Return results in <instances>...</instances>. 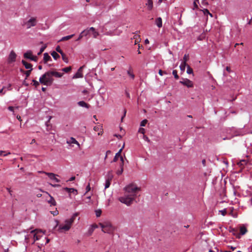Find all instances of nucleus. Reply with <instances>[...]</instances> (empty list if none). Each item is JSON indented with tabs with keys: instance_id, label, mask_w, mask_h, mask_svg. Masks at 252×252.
<instances>
[{
	"instance_id": "obj_47",
	"label": "nucleus",
	"mask_w": 252,
	"mask_h": 252,
	"mask_svg": "<svg viewBox=\"0 0 252 252\" xmlns=\"http://www.w3.org/2000/svg\"><path fill=\"white\" fill-rule=\"evenodd\" d=\"M51 213L54 216L57 215L59 213L57 209L55 211H51Z\"/></svg>"
},
{
	"instance_id": "obj_46",
	"label": "nucleus",
	"mask_w": 252,
	"mask_h": 252,
	"mask_svg": "<svg viewBox=\"0 0 252 252\" xmlns=\"http://www.w3.org/2000/svg\"><path fill=\"white\" fill-rule=\"evenodd\" d=\"M138 131H139V132L144 134V133L145 132V129L144 128H140Z\"/></svg>"
},
{
	"instance_id": "obj_6",
	"label": "nucleus",
	"mask_w": 252,
	"mask_h": 252,
	"mask_svg": "<svg viewBox=\"0 0 252 252\" xmlns=\"http://www.w3.org/2000/svg\"><path fill=\"white\" fill-rule=\"evenodd\" d=\"M113 178V175L112 173V171H109L108 172L107 177L106 179V182L105 184V189L108 188L111 184V182Z\"/></svg>"
},
{
	"instance_id": "obj_48",
	"label": "nucleus",
	"mask_w": 252,
	"mask_h": 252,
	"mask_svg": "<svg viewBox=\"0 0 252 252\" xmlns=\"http://www.w3.org/2000/svg\"><path fill=\"white\" fill-rule=\"evenodd\" d=\"M31 60L33 61H35V62H37V57L36 56H32Z\"/></svg>"
},
{
	"instance_id": "obj_33",
	"label": "nucleus",
	"mask_w": 252,
	"mask_h": 252,
	"mask_svg": "<svg viewBox=\"0 0 252 252\" xmlns=\"http://www.w3.org/2000/svg\"><path fill=\"white\" fill-rule=\"evenodd\" d=\"M47 47V46L46 45H45L44 46H42L40 49V51L39 52L37 53V55L38 56H39L41 54V53L44 51V50L46 49V48Z\"/></svg>"
},
{
	"instance_id": "obj_60",
	"label": "nucleus",
	"mask_w": 252,
	"mask_h": 252,
	"mask_svg": "<svg viewBox=\"0 0 252 252\" xmlns=\"http://www.w3.org/2000/svg\"><path fill=\"white\" fill-rule=\"evenodd\" d=\"M6 189L7 190V191H8V192L9 193V194H10V195L11 196L12 195V190L9 189V188H6Z\"/></svg>"
},
{
	"instance_id": "obj_39",
	"label": "nucleus",
	"mask_w": 252,
	"mask_h": 252,
	"mask_svg": "<svg viewBox=\"0 0 252 252\" xmlns=\"http://www.w3.org/2000/svg\"><path fill=\"white\" fill-rule=\"evenodd\" d=\"M148 123V121L146 119L143 120L140 123V126H146L147 123Z\"/></svg>"
},
{
	"instance_id": "obj_14",
	"label": "nucleus",
	"mask_w": 252,
	"mask_h": 252,
	"mask_svg": "<svg viewBox=\"0 0 252 252\" xmlns=\"http://www.w3.org/2000/svg\"><path fill=\"white\" fill-rule=\"evenodd\" d=\"M22 63L25 66L26 68L30 69L32 68V65L31 63H28L24 60L22 61Z\"/></svg>"
},
{
	"instance_id": "obj_43",
	"label": "nucleus",
	"mask_w": 252,
	"mask_h": 252,
	"mask_svg": "<svg viewBox=\"0 0 252 252\" xmlns=\"http://www.w3.org/2000/svg\"><path fill=\"white\" fill-rule=\"evenodd\" d=\"M123 171H124V169L123 168H120V169H119V170H118L116 171V174L118 175H121L123 173Z\"/></svg>"
},
{
	"instance_id": "obj_34",
	"label": "nucleus",
	"mask_w": 252,
	"mask_h": 252,
	"mask_svg": "<svg viewBox=\"0 0 252 252\" xmlns=\"http://www.w3.org/2000/svg\"><path fill=\"white\" fill-rule=\"evenodd\" d=\"M189 59V55L185 54L183 57V61L182 63H187V62L188 61Z\"/></svg>"
},
{
	"instance_id": "obj_45",
	"label": "nucleus",
	"mask_w": 252,
	"mask_h": 252,
	"mask_svg": "<svg viewBox=\"0 0 252 252\" xmlns=\"http://www.w3.org/2000/svg\"><path fill=\"white\" fill-rule=\"evenodd\" d=\"M203 12H204V13L205 15L209 14L211 16V17H213L212 14L210 13V12L209 11V10L207 9H204Z\"/></svg>"
},
{
	"instance_id": "obj_64",
	"label": "nucleus",
	"mask_w": 252,
	"mask_h": 252,
	"mask_svg": "<svg viewBox=\"0 0 252 252\" xmlns=\"http://www.w3.org/2000/svg\"><path fill=\"white\" fill-rule=\"evenodd\" d=\"M16 117H17V119L19 121H22L21 118V117H20V116L17 115Z\"/></svg>"
},
{
	"instance_id": "obj_2",
	"label": "nucleus",
	"mask_w": 252,
	"mask_h": 252,
	"mask_svg": "<svg viewBox=\"0 0 252 252\" xmlns=\"http://www.w3.org/2000/svg\"><path fill=\"white\" fill-rule=\"evenodd\" d=\"M52 77L51 71H47L39 78V82L41 84L44 85L50 86L52 84L54 81Z\"/></svg>"
},
{
	"instance_id": "obj_44",
	"label": "nucleus",
	"mask_w": 252,
	"mask_h": 252,
	"mask_svg": "<svg viewBox=\"0 0 252 252\" xmlns=\"http://www.w3.org/2000/svg\"><path fill=\"white\" fill-rule=\"evenodd\" d=\"M32 82L33 83V85L35 87H37L39 85V83L35 80H32Z\"/></svg>"
},
{
	"instance_id": "obj_26",
	"label": "nucleus",
	"mask_w": 252,
	"mask_h": 252,
	"mask_svg": "<svg viewBox=\"0 0 252 252\" xmlns=\"http://www.w3.org/2000/svg\"><path fill=\"white\" fill-rule=\"evenodd\" d=\"M90 32H91V30H90V28H88L86 30H84L81 32L82 34H83V36H85L88 35L90 33Z\"/></svg>"
},
{
	"instance_id": "obj_9",
	"label": "nucleus",
	"mask_w": 252,
	"mask_h": 252,
	"mask_svg": "<svg viewBox=\"0 0 252 252\" xmlns=\"http://www.w3.org/2000/svg\"><path fill=\"white\" fill-rule=\"evenodd\" d=\"M180 83L187 86L188 88H191L193 87L192 82L188 79H185L183 81H180Z\"/></svg>"
},
{
	"instance_id": "obj_42",
	"label": "nucleus",
	"mask_w": 252,
	"mask_h": 252,
	"mask_svg": "<svg viewBox=\"0 0 252 252\" xmlns=\"http://www.w3.org/2000/svg\"><path fill=\"white\" fill-rule=\"evenodd\" d=\"M64 190H66V191H67L68 192H69V190H72V191H75V192H77V190L73 189V188H64Z\"/></svg>"
},
{
	"instance_id": "obj_15",
	"label": "nucleus",
	"mask_w": 252,
	"mask_h": 252,
	"mask_svg": "<svg viewBox=\"0 0 252 252\" xmlns=\"http://www.w3.org/2000/svg\"><path fill=\"white\" fill-rule=\"evenodd\" d=\"M32 56V53L31 51H28L26 53H24V57L26 59H31Z\"/></svg>"
},
{
	"instance_id": "obj_58",
	"label": "nucleus",
	"mask_w": 252,
	"mask_h": 252,
	"mask_svg": "<svg viewBox=\"0 0 252 252\" xmlns=\"http://www.w3.org/2000/svg\"><path fill=\"white\" fill-rule=\"evenodd\" d=\"M8 109L11 111H14V107L13 106H9Z\"/></svg>"
},
{
	"instance_id": "obj_4",
	"label": "nucleus",
	"mask_w": 252,
	"mask_h": 252,
	"mask_svg": "<svg viewBox=\"0 0 252 252\" xmlns=\"http://www.w3.org/2000/svg\"><path fill=\"white\" fill-rule=\"evenodd\" d=\"M77 216V213H75L73 214L71 218L65 220L64 224L60 225L59 229L60 230H63L64 231L69 230Z\"/></svg>"
},
{
	"instance_id": "obj_59",
	"label": "nucleus",
	"mask_w": 252,
	"mask_h": 252,
	"mask_svg": "<svg viewBox=\"0 0 252 252\" xmlns=\"http://www.w3.org/2000/svg\"><path fill=\"white\" fill-rule=\"evenodd\" d=\"M197 2V1H194V2H193V5H194V7L195 8H198V5H197V3H196V2Z\"/></svg>"
},
{
	"instance_id": "obj_52",
	"label": "nucleus",
	"mask_w": 252,
	"mask_h": 252,
	"mask_svg": "<svg viewBox=\"0 0 252 252\" xmlns=\"http://www.w3.org/2000/svg\"><path fill=\"white\" fill-rule=\"evenodd\" d=\"M202 4L204 5H207L208 4V2L206 1V0H202Z\"/></svg>"
},
{
	"instance_id": "obj_19",
	"label": "nucleus",
	"mask_w": 252,
	"mask_h": 252,
	"mask_svg": "<svg viewBox=\"0 0 252 252\" xmlns=\"http://www.w3.org/2000/svg\"><path fill=\"white\" fill-rule=\"evenodd\" d=\"M51 60L50 56L48 55V53H45L44 54L43 60L44 63H46L48 61Z\"/></svg>"
},
{
	"instance_id": "obj_29",
	"label": "nucleus",
	"mask_w": 252,
	"mask_h": 252,
	"mask_svg": "<svg viewBox=\"0 0 252 252\" xmlns=\"http://www.w3.org/2000/svg\"><path fill=\"white\" fill-rule=\"evenodd\" d=\"M121 157L122 156L120 155L119 153H116L113 160V161L116 162L119 158H121Z\"/></svg>"
},
{
	"instance_id": "obj_16",
	"label": "nucleus",
	"mask_w": 252,
	"mask_h": 252,
	"mask_svg": "<svg viewBox=\"0 0 252 252\" xmlns=\"http://www.w3.org/2000/svg\"><path fill=\"white\" fill-rule=\"evenodd\" d=\"M146 5L148 6L149 10H151L153 7V2L152 0H148Z\"/></svg>"
},
{
	"instance_id": "obj_41",
	"label": "nucleus",
	"mask_w": 252,
	"mask_h": 252,
	"mask_svg": "<svg viewBox=\"0 0 252 252\" xmlns=\"http://www.w3.org/2000/svg\"><path fill=\"white\" fill-rule=\"evenodd\" d=\"M56 50L57 51V52H58V53H59L60 54H63V51L62 50V49H61L60 47L59 46H58L56 48Z\"/></svg>"
},
{
	"instance_id": "obj_11",
	"label": "nucleus",
	"mask_w": 252,
	"mask_h": 252,
	"mask_svg": "<svg viewBox=\"0 0 252 252\" xmlns=\"http://www.w3.org/2000/svg\"><path fill=\"white\" fill-rule=\"evenodd\" d=\"M67 143L69 144H75L77 145L78 147L79 148L80 145V144L78 142V141L73 137H71L70 139L67 141Z\"/></svg>"
},
{
	"instance_id": "obj_35",
	"label": "nucleus",
	"mask_w": 252,
	"mask_h": 252,
	"mask_svg": "<svg viewBox=\"0 0 252 252\" xmlns=\"http://www.w3.org/2000/svg\"><path fill=\"white\" fill-rule=\"evenodd\" d=\"M71 70V67L68 66L62 69V70L66 73L69 72Z\"/></svg>"
},
{
	"instance_id": "obj_57",
	"label": "nucleus",
	"mask_w": 252,
	"mask_h": 252,
	"mask_svg": "<svg viewBox=\"0 0 252 252\" xmlns=\"http://www.w3.org/2000/svg\"><path fill=\"white\" fill-rule=\"evenodd\" d=\"M99 126H95L94 127V130L95 131H97L99 130Z\"/></svg>"
},
{
	"instance_id": "obj_7",
	"label": "nucleus",
	"mask_w": 252,
	"mask_h": 252,
	"mask_svg": "<svg viewBox=\"0 0 252 252\" xmlns=\"http://www.w3.org/2000/svg\"><path fill=\"white\" fill-rule=\"evenodd\" d=\"M38 172L40 173H44L46 174L50 178V179L54 180L57 183L60 182V180L56 177V175L54 173L46 172L43 171H39Z\"/></svg>"
},
{
	"instance_id": "obj_37",
	"label": "nucleus",
	"mask_w": 252,
	"mask_h": 252,
	"mask_svg": "<svg viewBox=\"0 0 252 252\" xmlns=\"http://www.w3.org/2000/svg\"><path fill=\"white\" fill-rule=\"evenodd\" d=\"M94 231V228H92V227H91L89 230H88V232L87 233V235L88 236H91L92 235V234H93V232Z\"/></svg>"
},
{
	"instance_id": "obj_38",
	"label": "nucleus",
	"mask_w": 252,
	"mask_h": 252,
	"mask_svg": "<svg viewBox=\"0 0 252 252\" xmlns=\"http://www.w3.org/2000/svg\"><path fill=\"white\" fill-rule=\"evenodd\" d=\"M102 211L101 210L98 209L95 211V215L97 217H99L100 216L101 214Z\"/></svg>"
},
{
	"instance_id": "obj_30",
	"label": "nucleus",
	"mask_w": 252,
	"mask_h": 252,
	"mask_svg": "<svg viewBox=\"0 0 252 252\" xmlns=\"http://www.w3.org/2000/svg\"><path fill=\"white\" fill-rule=\"evenodd\" d=\"M32 68H31L30 70H27V71H24L25 72V74L26 75V79H27V78L30 75V74L31 73V71L32 70Z\"/></svg>"
},
{
	"instance_id": "obj_31",
	"label": "nucleus",
	"mask_w": 252,
	"mask_h": 252,
	"mask_svg": "<svg viewBox=\"0 0 252 252\" xmlns=\"http://www.w3.org/2000/svg\"><path fill=\"white\" fill-rule=\"evenodd\" d=\"M124 160L123 157H121V162L120 163V168L124 169Z\"/></svg>"
},
{
	"instance_id": "obj_17",
	"label": "nucleus",
	"mask_w": 252,
	"mask_h": 252,
	"mask_svg": "<svg viewBox=\"0 0 252 252\" xmlns=\"http://www.w3.org/2000/svg\"><path fill=\"white\" fill-rule=\"evenodd\" d=\"M156 24L158 28H161L162 27V19L160 17H158L156 20Z\"/></svg>"
},
{
	"instance_id": "obj_28",
	"label": "nucleus",
	"mask_w": 252,
	"mask_h": 252,
	"mask_svg": "<svg viewBox=\"0 0 252 252\" xmlns=\"http://www.w3.org/2000/svg\"><path fill=\"white\" fill-rule=\"evenodd\" d=\"M62 55L63 60L66 63L68 62V59L65 54L63 53V54H61Z\"/></svg>"
},
{
	"instance_id": "obj_36",
	"label": "nucleus",
	"mask_w": 252,
	"mask_h": 252,
	"mask_svg": "<svg viewBox=\"0 0 252 252\" xmlns=\"http://www.w3.org/2000/svg\"><path fill=\"white\" fill-rule=\"evenodd\" d=\"M172 74L176 79H178L179 78V77L177 74V71L176 70H174L172 72Z\"/></svg>"
},
{
	"instance_id": "obj_21",
	"label": "nucleus",
	"mask_w": 252,
	"mask_h": 252,
	"mask_svg": "<svg viewBox=\"0 0 252 252\" xmlns=\"http://www.w3.org/2000/svg\"><path fill=\"white\" fill-rule=\"evenodd\" d=\"M50 199L48 200V202L51 205L56 206V202L54 198L50 195Z\"/></svg>"
},
{
	"instance_id": "obj_40",
	"label": "nucleus",
	"mask_w": 252,
	"mask_h": 252,
	"mask_svg": "<svg viewBox=\"0 0 252 252\" xmlns=\"http://www.w3.org/2000/svg\"><path fill=\"white\" fill-rule=\"evenodd\" d=\"M127 74L129 75V76L132 79H133L134 78V77H135V75L134 74L131 72V71L130 70H128L127 71Z\"/></svg>"
},
{
	"instance_id": "obj_13",
	"label": "nucleus",
	"mask_w": 252,
	"mask_h": 252,
	"mask_svg": "<svg viewBox=\"0 0 252 252\" xmlns=\"http://www.w3.org/2000/svg\"><path fill=\"white\" fill-rule=\"evenodd\" d=\"M51 72L52 76H54L57 78H61L63 76V74L62 73L58 72L55 71H51Z\"/></svg>"
},
{
	"instance_id": "obj_53",
	"label": "nucleus",
	"mask_w": 252,
	"mask_h": 252,
	"mask_svg": "<svg viewBox=\"0 0 252 252\" xmlns=\"http://www.w3.org/2000/svg\"><path fill=\"white\" fill-rule=\"evenodd\" d=\"M91 189V187L90 186V184H89L86 187V192L89 191Z\"/></svg>"
},
{
	"instance_id": "obj_61",
	"label": "nucleus",
	"mask_w": 252,
	"mask_h": 252,
	"mask_svg": "<svg viewBox=\"0 0 252 252\" xmlns=\"http://www.w3.org/2000/svg\"><path fill=\"white\" fill-rule=\"evenodd\" d=\"M226 70L228 72H231V69H230V67H229V66H226Z\"/></svg>"
},
{
	"instance_id": "obj_62",
	"label": "nucleus",
	"mask_w": 252,
	"mask_h": 252,
	"mask_svg": "<svg viewBox=\"0 0 252 252\" xmlns=\"http://www.w3.org/2000/svg\"><path fill=\"white\" fill-rule=\"evenodd\" d=\"M75 179V176H73V177H71L70 179L69 180V181H72L73 180H74Z\"/></svg>"
},
{
	"instance_id": "obj_20",
	"label": "nucleus",
	"mask_w": 252,
	"mask_h": 252,
	"mask_svg": "<svg viewBox=\"0 0 252 252\" xmlns=\"http://www.w3.org/2000/svg\"><path fill=\"white\" fill-rule=\"evenodd\" d=\"M78 104L80 106H82V107H86L87 108H89V107H90V105L88 104V103H86L85 101H79L78 102Z\"/></svg>"
},
{
	"instance_id": "obj_63",
	"label": "nucleus",
	"mask_w": 252,
	"mask_h": 252,
	"mask_svg": "<svg viewBox=\"0 0 252 252\" xmlns=\"http://www.w3.org/2000/svg\"><path fill=\"white\" fill-rule=\"evenodd\" d=\"M33 143H35L36 144H37L36 143V141L34 139H33L32 140V142H31V144H33Z\"/></svg>"
},
{
	"instance_id": "obj_50",
	"label": "nucleus",
	"mask_w": 252,
	"mask_h": 252,
	"mask_svg": "<svg viewBox=\"0 0 252 252\" xmlns=\"http://www.w3.org/2000/svg\"><path fill=\"white\" fill-rule=\"evenodd\" d=\"M143 138H144V139L145 141H147V142H150V139H149V138H148L147 136H146V135H144V136H143Z\"/></svg>"
},
{
	"instance_id": "obj_23",
	"label": "nucleus",
	"mask_w": 252,
	"mask_h": 252,
	"mask_svg": "<svg viewBox=\"0 0 252 252\" xmlns=\"http://www.w3.org/2000/svg\"><path fill=\"white\" fill-rule=\"evenodd\" d=\"M229 231L231 232L233 235L236 236L237 237H239L238 235H239V234L238 233V230L235 228H230Z\"/></svg>"
},
{
	"instance_id": "obj_32",
	"label": "nucleus",
	"mask_w": 252,
	"mask_h": 252,
	"mask_svg": "<svg viewBox=\"0 0 252 252\" xmlns=\"http://www.w3.org/2000/svg\"><path fill=\"white\" fill-rule=\"evenodd\" d=\"M187 72L188 74H193V69L189 65H187Z\"/></svg>"
},
{
	"instance_id": "obj_1",
	"label": "nucleus",
	"mask_w": 252,
	"mask_h": 252,
	"mask_svg": "<svg viewBox=\"0 0 252 252\" xmlns=\"http://www.w3.org/2000/svg\"><path fill=\"white\" fill-rule=\"evenodd\" d=\"M125 190L124 196L120 197L119 200L127 206L132 204L137 196V192L140 190V188L135 184H131L124 188Z\"/></svg>"
},
{
	"instance_id": "obj_55",
	"label": "nucleus",
	"mask_w": 252,
	"mask_h": 252,
	"mask_svg": "<svg viewBox=\"0 0 252 252\" xmlns=\"http://www.w3.org/2000/svg\"><path fill=\"white\" fill-rule=\"evenodd\" d=\"M221 213L223 216H225V215H226L227 212L225 210H223L221 211Z\"/></svg>"
},
{
	"instance_id": "obj_18",
	"label": "nucleus",
	"mask_w": 252,
	"mask_h": 252,
	"mask_svg": "<svg viewBox=\"0 0 252 252\" xmlns=\"http://www.w3.org/2000/svg\"><path fill=\"white\" fill-rule=\"evenodd\" d=\"M90 30H91L94 38H96L99 35V33L95 31V30L94 27L90 28Z\"/></svg>"
},
{
	"instance_id": "obj_49",
	"label": "nucleus",
	"mask_w": 252,
	"mask_h": 252,
	"mask_svg": "<svg viewBox=\"0 0 252 252\" xmlns=\"http://www.w3.org/2000/svg\"><path fill=\"white\" fill-rule=\"evenodd\" d=\"M158 74L160 76H162L163 74H166V73L164 71H163L162 70L160 69V70H159Z\"/></svg>"
},
{
	"instance_id": "obj_54",
	"label": "nucleus",
	"mask_w": 252,
	"mask_h": 252,
	"mask_svg": "<svg viewBox=\"0 0 252 252\" xmlns=\"http://www.w3.org/2000/svg\"><path fill=\"white\" fill-rule=\"evenodd\" d=\"M246 163V161L245 160H242L240 162L239 164L241 165H244Z\"/></svg>"
},
{
	"instance_id": "obj_12",
	"label": "nucleus",
	"mask_w": 252,
	"mask_h": 252,
	"mask_svg": "<svg viewBox=\"0 0 252 252\" xmlns=\"http://www.w3.org/2000/svg\"><path fill=\"white\" fill-rule=\"evenodd\" d=\"M84 66H82L79 68L78 69L77 72L75 74V75L74 76V78H81L83 77V75L82 73V70Z\"/></svg>"
},
{
	"instance_id": "obj_56",
	"label": "nucleus",
	"mask_w": 252,
	"mask_h": 252,
	"mask_svg": "<svg viewBox=\"0 0 252 252\" xmlns=\"http://www.w3.org/2000/svg\"><path fill=\"white\" fill-rule=\"evenodd\" d=\"M91 227L92 228H94V229L98 227V225L97 224H93Z\"/></svg>"
},
{
	"instance_id": "obj_25",
	"label": "nucleus",
	"mask_w": 252,
	"mask_h": 252,
	"mask_svg": "<svg viewBox=\"0 0 252 252\" xmlns=\"http://www.w3.org/2000/svg\"><path fill=\"white\" fill-rule=\"evenodd\" d=\"M51 55H52V56L53 57V58L55 59V60H57L59 58H60V55L55 51H53L51 53Z\"/></svg>"
},
{
	"instance_id": "obj_24",
	"label": "nucleus",
	"mask_w": 252,
	"mask_h": 252,
	"mask_svg": "<svg viewBox=\"0 0 252 252\" xmlns=\"http://www.w3.org/2000/svg\"><path fill=\"white\" fill-rule=\"evenodd\" d=\"M74 36V34H71V35H67L66 36H64V37H62V38L61 39V41H63L68 40L71 39Z\"/></svg>"
},
{
	"instance_id": "obj_51",
	"label": "nucleus",
	"mask_w": 252,
	"mask_h": 252,
	"mask_svg": "<svg viewBox=\"0 0 252 252\" xmlns=\"http://www.w3.org/2000/svg\"><path fill=\"white\" fill-rule=\"evenodd\" d=\"M83 37V34H82V32L79 35L78 38L76 39V41L80 40Z\"/></svg>"
},
{
	"instance_id": "obj_3",
	"label": "nucleus",
	"mask_w": 252,
	"mask_h": 252,
	"mask_svg": "<svg viewBox=\"0 0 252 252\" xmlns=\"http://www.w3.org/2000/svg\"><path fill=\"white\" fill-rule=\"evenodd\" d=\"M98 225L101 227L102 231L104 233L112 234L115 230V227L112 225L111 222L109 221L99 222Z\"/></svg>"
},
{
	"instance_id": "obj_10",
	"label": "nucleus",
	"mask_w": 252,
	"mask_h": 252,
	"mask_svg": "<svg viewBox=\"0 0 252 252\" xmlns=\"http://www.w3.org/2000/svg\"><path fill=\"white\" fill-rule=\"evenodd\" d=\"M31 232L32 233H34V234H33L34 242H33V243H34V242L35 241L38 240L40 239L41 236H40L38 234V233L39 232H42V231L41 230H37V229H35V230L31 231Z\"/></svg>"
},
{
	"instance_id": "obj_27",
	"label": "nucleus",
	"mask_w": 252,
	"mask_h": 252,
	"mask_svg": "<svg viewBox=\"0 0 252 252\" xmlns=\"http://www.w3.org/2000/svg\"><path fill=\"white\" fill-rule=\"evenodd\" d=\"M186 66H187V63H182L180 66V68L182 72H183L185 71Z\"/></svg>"
},
{
	"instance_id": "obj_8",
	"label": "nucleus",
	"mask_w": 252,
	"mask_h": 252,
	"mask_svg": "<svg viewBox=\"0 0 252 252\" xmlns=\"http://www.w3.org/2000/svg\"><path fill=\"white\" fill-rule=\"evenodd\" d=\"M16 56H17V55H16V53L14 52V51H11L10 52V54L9 55V56L8 58V60H7L8 63H12L14 62L16 60Z\"/></svg>"
},
{
	"instance_id": "obj_5",
	"label": "nucleus",
	"mask_w": 252,
	"mask_h": 252,
	"mask_svg": "<svg viewBox=\"0 0 252 252\" xmlns=\"http://www.w3.org/2000/svg\"><path fill=\"white\" fill-rule=\"evenodd\" d=\"M37 19L36 17H31L29 19L25 20L23 24V26H25L27 29L34 27L37 23Z\"/></svg>"
},
{
	"instance_id": "obj_22",
	"label": "nucleus",
	"mask_w": 252,
	"mask_h": 252,
	"mask_svg": "<svg viewBox=\"0 0 252 252\" xmlns=\"http://www.w3.org/2000/svg\"><path fill=\"white\" fill-rule=\"evenodd\" d=\"M247 232V228L244 226H242L240 228V233L241 235L245 234Z\"/></svg>"
}]
</instances>
